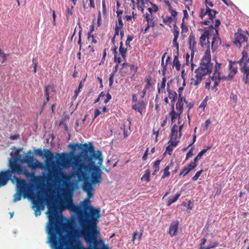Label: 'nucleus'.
Returning <instances> with one entry per match:
<instances>
[{"mask_svg":"<svg viewBox=\"0 0 249 249\" xmlns=\"http://www.w3.org/2000/svg\"><path fill=\"white\" fill-rule=\"evenodd\" d=\"M70 147L73 150L80 149L82 152L78 156L73 157L75 174L79 179H86L89 180L87 176V172H91V183L99 184L102 181V171L100 166L103 162L101 152H95L91 143L70 144Z\"/></svg>","mask_w":249,"mask_h":249,"instance_id":"nucleus-1","label":"nucleus"},{"mask_svg":"<svg viewBox=\"0 0 249 249\" xmlns=\"http://www.w3.org/2000/svg\"><path fill=\"white\" fill-rule=\"evenodd\" d=\"M90 200L86 198L82 202L83 209L80 207L78 220L82 228V234L86 242L90 244L92 249H109L101 240H98L100 231L97 230L98 218L100 217V210L89 205Z\"/></svg>","mask_w":249,"mask_h":249,"instance_id":"nucleus-2","label":"nucleus"},{"mask_svg":"<svg viewBox=\"0 0 249 249\" xmlns=\"http://www.w3.org/2000/svg\"><path fill=\"white\" fill-rule=\"evenodd\" d=\"M211 30L205 31L200 37V44L202 47L206 46L207 49L201 58L198 67L195 70L190 80L192 86L197 88L202 80L207 75H210L213 71V65L211 62L209 36Z\"/></svg>","mask_w":249,"mask_h":249,"instance_id":"nucleus-3","label":"nucleus"},{"mask_svg":"<svg viewBox=\"0 0 249 249\" xmlns=\"http://www.w3.org/2000/svg\"><path fill=\"white\" fill-rule=\"evenodd\" d=\"M5 176L6 182L12 177V175H21L23 174L27 178L34 177V174L30 172L25 167L21 166L19 163H16L13 161L11 165V170L5 171Z\"/></svg>","mask_w":249,"mask_h":249,"instance_id":"nucleus-4","label":"nucleus"},{"mask_svg":"<svg viewBox=\"0 0 249 249\" xmlns=\"http://www.w3.org/2000/svg\"><path fill=\"white\" fill-rule=\"evenodd\" d=\"M218 13V12L210 8H206V10L204 9H201L200 17L203 19L206 16H209V20H205L203 22V24L205 25H209L210 30H213L214 29L215 21L213 20L215 18V15Z\"/></svg>","mask_w":249,"mask_h":249,"instance_id":"nucleus-5","label":"nucleus"},{"mask_svg":"<svg viewBox=\"0 0 249 249\" xmlns=\"http://www.w3.org/2000/svg\"><path fill=\"white\" fill-rule=\"evenodd\" d=\"M14 178L17 182V188L18 191L23 193V196L26 197L31 191V187L27 184L24 179H20L15 176Z\"/></svg>","mask_w":249,"mask_h":249,"instance_id":"nucleus-6","label":"nucleus"},{"mask_svg":"<svg viewBox=\"0 0 249 249\" xmlns=\"http://www.w3.org/2000/svg\"><path fill=\"white\" fill-rule=\"evenodd\" d=\"M221 24V22L219 19H215L214 24V30L215 35L213 36L212 41V49L213 51H215L217 50L219 45L221 44V40L218 34V28Z\"/></svg>","mask_w":249,"mask_h":249,"instance_id":"nucleus-7","label":"nucleus"},{"mask_svg":"<svg viewBox=\"0 0 249 249\" xmlns=\"http://www.w3.org/2000/svg\"><path fill=\"white\" fill-rule=\"evenodd\" d=\"M247 36L244 35L242 33L241 29H239L238 30V32L235 34V41H234V44L236 46V47L240 48L242 47V44L243 43H246V45L245 47L248 49L249 45L247 42Z\"/></svg>","mask_w":249,"mask_h":249,"instance_id":"nucleus-8","label":"nucleus"},{"mask_svg":"<svg viewBox=\"0 0 249 249\" xmlns=\"http://www.w3.org/2000/svg\"><path fill=\"white\" fill-rule=\"evenodd\" d=\"M142 17L144 18L143 24H144L145 21H146V24L145 25V28L142 29L141 32L143 34H145L148 32L150 27H154L155 26V23L154 21V17L152 14L146 13L144 14Z\"/></svg>","mask_w":249,"mask_h":249,"instance_id":"nucleus-9","label":"nucleus"},{"mask_svg":"<svg viewBox=\"0 0 249 249\" xmlns=\"http://www.w3.org/2000/svg\"><path fill=\"white\" fill-rule=\"evenodd\" d=\"M180 137L179 135L178 137V126L175 124L171 128L169 141L172 142V144L174 147H176L180 141Z\"/></svg>","mask_w":249,"mask_h":249,"instance_id":"nucleus-10","label":"nucleus"},{"mask_svg":"<svg viewBox=\"0 0 249 249\" xmlns=\"http://www.w3.org/2000/svg\"><path fill=\"white\" fill-rule=\"evenodd\" d=\"M33 207L36 208L35 210V214L36 216H37L41 214V210L43 209L42 199L37 196L36 199H34L32 201Z\"/></svg>","mask_w":249,"mask_h":249,"instance_id":"nucleus-11","label":"nucleus"},{"mask_svg":"<svg viewBox=\"0 0 249 249\" xmlns=\"http://www.w3.org/2000/svg\"><path fill=\"white\" fill-rule=\"evenodd\" d=\"M64 209H69L71 212L76 214L78 216V212H81L80 207L75 205L72 202L71 198H69L65 200V206L64 207Z\"/></svg>","mask_w":249,"mask_h":249,"instance_id":"nucleus-12","label":"nucleus"},{"mask_svg":"<svg viewBox=\"0 0 249 249\" xmlns=\"http://www.w3.org/2000/svg\"><path fill=\"white\" fill-rule=\"evenodd\" d=\"M83 189L87 193L86 198H89V200L93 196V189L90 181L86 179L83 183Z\"/></svg>","mask_w":249,"mask_h":249,"instance_id":"nucleus-13","label":"nucleus"},{"mask_svg":"<svg viewBox=\"0 0 249 249\" xmlns=\"http://www.w3.org/2000/svg\"><path fill=\"white\" fill-rule=\"evenodd\" d=\"M242 56L241 58L238 61V63L240 66V71L241 69L246 66L248 67L247 64L249 63V57H248V51L246 47H244L243 51L242 52Z\"/></svg>","mask_w":249,"mask_h":249,"instance_id":"nucleus-14","label":"nucleus"},{"mask_svg":"<svg viewBox=\"0 0 249 249\" xmlns=\"http://www.w3.org/2000/svg\"><path fill=\"white\" fill-rule=\"evenodd\" d=\"M189 48L191 50V60L193 58L195 52L196 51V41L194 34L191 33L188 38Z\"/></svg>","mask_w":249,"mask_h":249,"instance_id":"nucleus-15","label":"nucleus"},{"mask_svg":"<svg viewBox=\"0 0 249 249\" xmlns=\"http://www.w3.org/2000/svg\"><path fill=\"white\" fill-rule=\"evenodd\" d=\"M49 177L50 179H52V178H54L56 180H59L60 178L63 179H65L67 178V175L64 173L62 171H61L58 170H54L52 173V174H50Z\"/></svg>","mask_w":249,"mask_h":249,"instance_id":"nucleus-16","label":"nucleus"},{"mask_svg":"<svg viewBox=\"0 0 249 249\" xmlns=\"http://www.w3.org/2000/svg\"><path fill=\"white\" fill-rule=\"evenodd\" d=\"M173 35H174V38L173 40V44L174 47H175L177 49V51L178 52L179 50V44L177 41L178 38L179 36V28L176 25V24H174V29L173 31L172 32Z\"/></svg>","mask_w":249,"mask_h":249,"instance_id":"nucleus-17","label":"nucleus"},{"mask_svg":"<svg viewBox=\"0 0 249 249\" xmlns=\"http://www.w3.org/2000/svg\"><path fill=\"white\" fill-rule=\"evenodd\" d=\"M36 153L39 156L46 158L48 160L52 159L53 157V153L49 150L46 149L43 150L41 149H37L36 150Z\"/></svg>","mask_w":249,"mask_h":249,"instance_id":"nucleus-18","label":"nucleus"},{"mask_svg":"<svg viewBox=\"0 0 249 249\" xmlns=\"http://www.w3.org/2000/svg\"><path fill=\"white\" fill-rule=\"evenodd\" d=\"M236 63V62H232L231 61H230L229 64V73L228 77V80H231L234 76L236 74L237 72V67H234V65Z\"/></svg>","mask_w":249,"mask_h":249,"instance_id":"nucleus-19","label":"nucleus"},{"mask_svg":"<svg viewBox=\"0 0 249 249\" xmlns=\"http://www.w3.org/2000/svg\"><path fill=\"white\" fill-rule=\"evenodd\" d=\"M146 107V104L143 101H139L138 102L134 103L132 105V108L142 114L143 109H145Z\"/></svg>","mask_w":249,"mask_h":249,"instance_id":"nucleus-20","label":"nucleus"},{"mask_svg":"<svg viewBox=\"0 0 249 249\" xmlns=\"http://www.w3.org/2000/svg\"><path fill=\"white\" fill-rule=\"evenodd\" d=\"M28 165V166L32 169H36L37 168H42V164L36 159L33 158L32 160H28V161L26 162Z\"/></svg>","mask_w":249,"mask_h":249,"instance_id":"nucleus-21","label":"nucleus"},{"mask_svg":"<svg viewBox=\"0 0 249 249\" xmlns=\"http://www.w3.org/2000/svg\"><path fill=\"white\" fill-rule=\"evenodd\" d=\"M179 222L178 220L171 223L170 226L169 234L172 236H174L177 234L178 226Z\"/></svg>","mask_w":249,"mask_h":249,"instance_id":"nucleus-22","label":"nucleus"},{"mask_svg":"<svg viewBox=\"0 0 249 249\" xmlns=\"http://www.w3.org/2000/svg\"><path fill=\"white\" fill-rule=\"evenodd\" d=\"M58 159L57 160V162L58 165L65 166L66 165V161L68 160L69 155L65 153H62L61 154H57Z\"/></svg>","mask_w":249,"mask_h":249,"instance_id":"nucleus-23","label":"nucleus"},{"mask_svg":"<svg viewBox=\"0 0 249 249\" xmlns=\"http://www.w3.org/2000/svg\"><path fill=\"white\" fill-rule=\"evenodd\" d=\"M241 72L243 74V82L245 84L249 85V67L244 66L241 69Z\"/></svg>","mask_w":249,"mask_h":249,"instance_id":"nucleus-24","label":"nucleus"},{"mask_svg":"<svg viewBox=\"0 0 249 249\" xmlns=\"http://www.w3.org/2000/svg\"><path fill=\"white\" fill-rule=\"evenodd\" d=\"M210 80H215L217 79L218 81L220 80H228V77L225 75H223L220 71H214L213 75L210 76Z\"/></svg>","mask_w":249,"mask_h":249,"instance_id":"nucleus-25","label":"nucleus"},{"mask_svg":"<svg viewBox=\"0 0 249 249\" xmlns=\"http://www.w3.org/2000/svg\"><path fill=\"white\" fill-rule=\"evenodd\" d=\"M186 102L185 97L178 98V102L176 104V109L180 114H182L183 110L184 103Z\"/></svg>","mask_w":249,"mask_h":249,"instance_id":"nucleus-26","label":"nucleus"},{"mask_svg":"<svg viewBox=\"0 0 249 249\" xmlns=\"http://www.w3.org/2000/svg\"><path fill=\"white\" fill-rule=\"evenodd\" d=\"M20 149H17L15 152V157L14 158H11L9 160V169L11 170V165L13 161H15L16 163H18V161L22 160L21 159V155L20 154Z\"/></svg>","mask_w":249,"mask_h":249,"instance_id":"nucleus-27","label":"nucleus"},{"mask_svg":"<svg viewBox=\"0 0 249 249\" xmlns=\"http://www.w3.org/2000/svg\"><path fill=\"white\" fill-rule=\"evenodd\" d=\"M178 112V113H176L175 112V109H174V105H173V106H172V110L169 114V115L171 117V119L172 124H173L176 122V119L177 118H178V119H180V115L181 114H180L179 112Z\"/></svg>","mask_w":249,"mask_h":249,"instance_id":"nucleus-28","label":"nucleus"},{"mask_svg":"<svg viewBox=\"0 0 249 249\" xmlns=\"http://www.w3.org/2000/svg\"><path fill=\"white\" fill-rule=\"evenodd\" d=\"M137 3V7L138 9H141L142 13H143L144 8L145 5H148L149 3H151L149 0H136Z\"/></svg>","mask_w":249,"mask_h":249,"instance_id":"nucleus-29","label":"nucleus"},{"mask_svg":"<svg viewBox=\"0 0 249 249\" xmlns=\"http://www.w3.org/2000/svg\"><path fill=\"white\" fill-rule=\"evenodd\" d=\"M181 64L178 59V52H177V55L174 56L173 67H175L177 71H179L180 70Z\"/></svg>","mask_w":249,"mask_h":249,"instance_id":"nucleus-30","label":"nucleus"},{"mask_svg":"<svg viewBox=\"0 0 249 249\" xmlns=\"http://www.w3.org/2000/svg\"><path fill=\"white\" fill-rule=\"evenodd\" d=\"M168 97L171 100L172 106L174 105V104L177 98V94L175 91H173L170 90H168Z\"/></svg>","mask_w":249,"mask_h":249,"instance_id":"nucleus-31","label":"nucleus"},{"mask_svg":"<svg viewBox=\"0 0 249 249\" xmlns=\"http://www.w3.org/2000/svg\"><path fill=\"white\" fill-rule=\"evenodd\" d=\"M212 148L211 146H207L206 149H203L196 156V157L194 159L195 161L196 162H198V160H200L202 156L209 149Z\"/></svg>","mask_w":249,"mask_h":249,"instance_id":"nucleus-32","label":"nucleus"},{"mask_svg":"<svg viewBox=\"0 0 249 249\" xmlns=\"http://www.w3.org/2000/svg\"><path fill=\"white\" fill-rule=\"evenodd\" d=\"M166 82V78L165 77H163L162 79V82H161V84H160V85H158V92L159 93L160 92H164V93L165 92V88Z\"/></svg>","mask_w":249,"mask_h":249,"instance_id":"nucleus-33","label":"nucleus"},{"mask_svg":"<svg viewBox=\"0 0 249 249\" xmlns=\"http://www.w3.org/2000/svg\"><path fill=\"white\" fill-rule=\"evenodd\" d=\"M119 52L122 57L124 59H125L126 56L127 49L123 47V43L122 41L120 42Z\"/></svg>","mask_w":249,"mask_h":249,"instance_id":"nucleus-34","label":"nucleus"},{"mask_svg":"<svg viewBox=\"0 0 249 249\" xmlns=\"http://www.w3.org/2000/svg\"><path fill=\"white\" fill-rule=\"evenodd\" d=\"M181 34L183 37L185 36V34L188 32V27L187 25L185 24V21H183V20H182V23L181 24Z\"/></svg>","mask_w":249,"mask_h":249,"instance_id":"nucleus-35","label":"nucleus"},{"mask_svg":"<svg viewBox=\"0 0 249 249\" xmlns=\"http://www.w3.org/2000/svg\"><path fill=\"white\" fill-rule=\"evenodd\" d=\"M180 193L177 194L176 196L173 197H170L169 198L168 201H167V206L171 205L172 203L175 202L180 197Z\"/></svg>","mask_w":249,"mask_h":249,"instance_id":"nucleus-36","label":"nucleus"},{"mask_svg":"<svg viewBox=\"0 0 249 249\" xmlns=\"http://www.w3.org/2000/svg\"><path fill=\"white\" fill-rule=\"evenodd\" d=\"M5 171L0 173V187L4 185L6 183Z\"/></svg>","mask_w":249,"mask_h":249,"instance_id":"nucleus-37","label":"nucleus"},{"mask_svg":"<svg viewBox=\"0 0 249 249\" xmlns=\"http://www.w3.org/2000/svg\"><path fill=\"white\" fill-rule=\"evenodd\" d=\"M190 59V55L188 53H187L186 54V65H189V64H191V70L192 71H193L195 66L196 65L193 63V59L191 60V59H190V61L189 60Z\"/></svg>","mask_w":249,"mask_h":249,"instance_id":"nucleus-38","label":"nucleus"},{"mask_svg":"<svg viewBox=\"0 0 249 249\" xmlns=\"http://www.w3.org/2000/svg\"><path fill=\"white\" fill-rule=\"evenodd\" d=\"M143 230H142V232L139 233L137 231L134 232L133 234V237L132 239V242L134 243L135 240L136 238H138L139 240H141Z\"/></svg>","mask_w":249,"mask_h":249,"instance_id":"nucleus-39","label":"nucleus"},{"mask_svg":"<svg viewBox=\"0 0 249 249\" xmlns=\"http://www.w3.org/2000/svg\"><path fill=\"white\" fill-rule=\"evenodd\" d=\"M162 18L163 23L165 24L170 26V25L173 20V18L172 17L166 16L165 17H162Z\"/></svg>","mask_w":249,"mask_h":249,"instance_id":"nucleus-40","label":"nucleus"},{"mask_svg":"<svg viewBox=\"0 0 249 249\" xmlns=\"http://www.w3.org/2000/svg\"><path fill=\"white\" fill-rule=\"evenodd\" d=\"M32 154L31 150L28 151L27 153L25 155V157L21 160V161L26 162L28 161V160L33 159L34 156Z\"/></svg>","mask_w":249,"mask_h":249,"instance_id":"nucleus-41","label":"nucleus"},{"mask_svg":"<svg viewBox=\"0 0 249 249\" xmlns=\"http://www.w3.org/2000/svg\"><path fill=\"white\" fill-rule=\"evenodd\" d=\"M78 25H79V27L80 28V31L78 33V36H79V39L78 41V44L80 45V50H81L82 48V39H81V36H82V27L80 25V21L79 20L78 22Z\"/></svg>","mask_w":249,"mask_h":249,"instance_id":"nucleus-42","label":"nucleus"},{"mask_svg":"<svg viewBox=\"0 0 249 249\" xmlns=\"http://www.w3.org/2000/svg\"><path fill=\"white\" fill-rule=\"evenodd\" d=\"M166 54H167V53H165L162 55V57H161V66L162 67V69H161V72H162V74L163 75H165V72L166 71V69L165 68V66H164V58H165Z\"/></svg>","mask_w":249,"mask_h":249,"instance_id":"nucleus-43","label":"nucleus"},{"mask_svg":"<svg viewBox=\"0 0 249 249\" xmlns=\"http://www.w3.org/2000/svg\"><path fill=\"white\" fill-rule=\"evenodd\" d=\"M22 195H23V193L18 191L14 195L13 201L16 202L19 201L21 199Z\"/></svg>","mask_w":249,"mask_h":249,"instance_id":"nucleus-44","label":"nucleus"},{"mask_svg":"<svg viewBox=\"0 0 249 249\" xmlns=\"http://www.w3.org/2000/svg\"><path fill=\"white\" fill-rule=\"evenodd\" d=\"M142 180L144 179L147 182H149L150 179V170L149 169L146 170L144 174L142 176Z\"/></svg>","mask_w":249,"mask_h":249,"instance_id":"nucleus-45","label":"nucleus"},{"mask_svg":"<svg viewBox=\"0 0 249 249\" xmlns=\"http://www.w3.org/2000/svg\"><path fill=\"white\" fill-rule=\"evenodd\" d=\"M169 169L170 166L168 165L165 167V168L163 170V174L162 175L161 178H164L170 176V173L169 171Z\"/></svg>","mask_w":249,"mask_h":249,"instance_id":"nucleus-46","label":"nucleus"},{"mask_svg":"<svg viewBox=\"0 0 249 249\" xmlns=\"http://www.w3.org/2000/svg\"><path fill=\"white\" fill-rule=\"evenodd\" d=\"M170 144L167 146L166 148V152L169 155H171L172 154V152L173 150V147H175L172 144V142L169 141Z\"/></svg>","mask_w":249,"mask_h":249,"instance_id":"nucleus-47","label":"nucleus"},{"mask_svg":"<svg viewBox=\"0 0 249 249\" xmlns=\"http://www.w3.org/2000/svg\"><path fill=\"white\" fill-rule=\"evenodd\" d=\"M197 162H196L194 160L193 161L191 162L188 165L186 166L188 169H190V170H193L197 166Z\"/></svg>","mask_w":249,"mask_h":249,"instance_id":"nucleus-48","label":"nucleus"},{"mask_svg":"<svg viewBox=\"0 0 249 249\" xmlns=\"http://www.w3.org/2000/svg\"><path fill=\"white\" fill-rule=\"evenodd\" d=\"M190 171V169H188L187 167H184L182 170L179 173V176H185L187 175Z\"/></svg>","mask_w":249,"mask_h":249,"instance_id":"nucleus-49","label":"nucleus"},{"mask_svg":"<svg viewBox=\"0 0 249 249\" xmlns=\"http://www.w3.org/2000/svg\"><path fill=\"white\" fill-rule=\"evenodd\" d=\"M161 160H157L154 163L153 167L156 171H159L160 170V164Z\"/></svg>","mask_w":249,"mask_h":249,"instance_id":"nucleus-50","label":"nucleus"},{"mask_svg":"<svg viewBox=\"0 0 249 249\" xmlns=\"http://www.w3.org/2000/svg\"><path fill=\"white\" fill-rule=\"evenodd\" d=\"M32 63H33V68H34L33 72L34 73H36V69H37V65H38L37 60L35 58H33L32 59Z\"/></svg>","mask_w":249,"mask_h":249,"instance_id":"nucleus-51","label":"nucleus"},{"mask_svg":"<svg viewBox=\"0 0 249 249\" xmlns=\"http://www.w3.org/2000/svg\"><path fill=\"white\" fill-rule=\"evenodd\" d=\"M88 39L90 40L91 39V43L96 44L97 43V40L93 35H90V33H88Z\"/></svg>","mask_w":249,"mask_h":249,"instance_id":"nucleus-52","label":"nucleus"},{"mask_svg":"<svg viewBox=\"0 0 249 249\" xmlns=\"http://www.w3.org/2000/svg\"><path fill=\"white\" fill-rule=\"evenodd\" d=\"M203 170L201 169V170L199 171H197L196 174L195 175V176L194 177H192V180L193 181H196V180H197V179L198 178L200 177V175L203 172Z\"/></svg>","mask_w":249,"mask_h":249,"instance_id":"nucleus-53","label":"nucleus"},{"mask_svg":"<svg viewBox=\"0 0 249 249\" xmlns=\"http://www.w3.org/2000/svg\"><path fill=\"white\" fill-rule=\"evenodd\" d=\"M185 103L186 104L187 107L188 108V112H187V117H188V118L189 119V122H190V116L189 115V112L190 111V110L193 107V104H192L191 103H188L186 101Z\"/></svg>","mask_w":249,"mask_h":249,"instance_id":"nucleus-54","label":"nucleus"},{"mask_svg":"<svg viewBox=\"0 0 249 249\" xmlns=\"http://www.w3.org/2000/svg\"><path fill=\"white\" fill-rule=\"evenodd\" d=\"M168 11L170 12L172 17L176 18L178 13L175 10L173 9L172 7L168 8Z\"/></svg>","mask_w":249,"mask_h":249,"instance_id":"nucleus-55","label":"nucleus"},{"mask_svg":"<svg viewBox=\"0 0 249 249\" xmlns=\"http://www.w3.org/2000/svg\"><path fill=\"white\" fill-rule=\"evenodd\" d=\"M212 81H214L213 85L212 87L213 89H214V91H216L218 90V89L217 88V87L219 85V81L218 80H212Z\"/></svg>","mask_w":249,"mask_h":249,"instance_id":"nucleus-56","label":"nucleus"},{"mask_svg":"<svg viewBox=\"0 0 249 249\" xmlns=\"http://www.w3.org/2000/svg\"><path fill=\"white\" fill-rule=\"evenodd\" d=\"M221 68V64L218 63L217 62H215V64L214 68V71H220Z\"/></svg>","mask_w":249,"mask_h":249,"instance_id":"nucleus-57","label":"nucleus"},{"mask_svg":"<svg viewBox=\"0 0 249 249\" xmlns=\"http://www.w3.org/2000/svg\"><path fill=\"white\" fill-rule=\"evenodd\" d=\"M133 38L134 37H133V36H127V39H126V40L125 41V45H126V46H129V47L130 46V43L133 40Z\"/></svg>","mask_w":249,"mask_h":249,"instance_id":"nucleus-58","label":"nucleus"},{"mask_svg":"<svg viewBox=\"0 0 249 249\" xmlns=\"http://www.w3.org/2000/svg\"><path fill=\"white\" fill-rule=\"evenodd\" d=\"M88 49L89 50V51L87 55L88 57H89L91 55V53H93L95 52V49L94 47L91 45H89L88 46Z\"/></svg>","mask_w":249,"mask_h":249,"instance_id":"nucleus-59","label":"nucleus"},{"mask_svg":"<svg viewBox=\"0 0 249 249\" xmlns=\"http://www.w3.org/2000/svg\"><path fill=\"white\" fill-rule=\"evenodd\" d=\"M193 148H191L189 152L187 153L185 158V160H187L190 157L193 155Z\"/></svg>","mask_w":249,"mask_h":249,"instance_id":"nucleus-60","label":"nucleus"},{"mask_svg":"<svg viewBox=\"0 0 249 249\" xmlns=\"http://www.w3.org/2000/svg\"><path fill=\"white\" fill-rule=\"evenodd\" d=\"M7 54H5L3 52V51L0 49V56H1L3 58V61L2 63H3L6 60L7 57Z\"/></svg>","mask_w":249,"mask_h":249,"instance_id":"nucleus-61","label":"nucleus"},{"mask_svg":"<svg viewBox=\"0 0 249 249\" xmlns=\"http://www.w3.org/2000/svg\"><path fill=\"white\" fill-rule=\"evenodd\" d=\"M114 75H113V73H111L109 75V87H112L113 83V78H114Z\"/></svg>","mask_w":249,"mask_h":249,"instance_id":"nucleus-62","label":"nucleus"},{"mask_svg":"<svg viewBox=\"0 0 249 249\" xmlns=\"http://www.w3.org/2000/svg\"><path fill=\"white\" fill-rule=\"evenodd\" d=\"M130 67L131 71H133L135 73L137 72V71H138V68L137 66H135L134 64H131L130 65Z\"/></svg>","mask_w":249,"mask_h":249,"instance_id":"nucleus-63","label":"nucleus"},{"mask_svg":"<svg viewBox=\"0 0 249 249\" xmlns=\"http://www.w3.org/2000/svg\"><path fill=\"white\" fill-rule=\"evenodd\" d=\"M123 25H124V24L123 23L122 18H118V22H117L115 26H116V27L118 26L119 27H121V28H123Z\"/></svg>","mask_w":249,"mask_h":249,"instance_id":"nucleus-64","label":"nucleus"}]
</instances>
